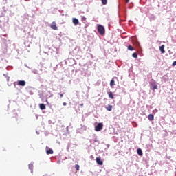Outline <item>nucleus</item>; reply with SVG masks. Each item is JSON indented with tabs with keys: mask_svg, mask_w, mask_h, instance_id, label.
Returning <instances> with one entry per match:
<instances>
[{
	"mask_svg": "<svg viewBox=\"0 0 176 176\" xmlns=\"http://www.w3.org/2000/svg\"><path fill=\"white\" fill-rule=\"evenodd\" d=\"M97 30L98 34L103 36V35H105V28L102 25L98 24L97 26Z\"/></svg>",
	"mask_w": 176,
	"mask_h": 176,
	"instance_id": "f257e3e1",
	"label": "nucleus"
},
{
	"mask_svg": "<svg viewBox=\"0 0 176 176\" xmlns=\"http://www.w3.org/2000/svg\"><path fill=\"white\" fill-rule=\"evenodd\" d=\"M65 64H67L69 67H72L76 64L75 59L70 58L65 60Z\"/></svg>",
	"mask_w": 176,
	"mask_h": 176,
	"instance_id": "f03ea898",
	"label": "nucleus"
},
{
	"mask_svg": "<svg viewBox=\"0 0 176 176\" xmlns=\"http://www.w3.org/2000/svg\"><path fill=\"white\" fill-rule=\"evenodd\" d=\"M149 85H150V89L151 90L157 89V83L155 80H152L151 81H150Z\"/></svg>",
	"mask_w": 176,
	"mask_h": 176,
	"instance_id": "7ed1b4c3",
	"label": "nucleus"
},
{
	"mask_svg": "<svg viewBox=\"0 0 176 176\" xmlns=\"http://www.w3.org/2000/svg\"><path fill=\"white\" fill-rule=\"evenodd\" d=\"M104 127V123L102 122H96V125H95V131H101Z\"/></svg>",
	"mask_w": 176,
	"mask_h": 176,
	"instance_id": "20e7f679",
	"label": "nucleus"
},
{
	"mask_svg": "<svg viewBox=\"0 0 176 176\" xmlns=\"http://www.w3.org/2000/svg\"><path fill=\"white\" fill-rule=\"evenodd\" d=\"M87 129V127L86 126V125L81 124L80 128L76 129V132L80 133L81 134V133H83V131H86Z\"/></svg>",
	"mask_w": 176,
	"mask_h": 176,
	"instance_id": "39448f33",
	"label": "nucleus"
},
{
	"mask_svg": "<svg viewBox=\"0 0 176 176\" xmlns=\"http://www.w3.org/2000/svg\"><path fill=\"white\" fill-rule=\"evenodd\" d=\"M17 85L18 86H25V85H27V82H25V80H18L17 81Z\"/></svg>",
	"mask_w": 176,
	"mask_h": 176,
	"instance_id": "423d86ee",
	"label": "nucleus"
},
{
	"mask_svg": "<svg viewBox=\"0 0 176 176\" xmlns=\"http://www.w3.org/2000/svg\"><path fill=\"white\" fill-rule=\"evenodd\" d=\"M96 163L97 164H99V166H102V164H104V162L100 157H96Z\"/></svg>",
	"mask_w": 176,
	"mask_h": 176,
	"instance_id": "0eeeda50",
	"label": "nucleus"
},
{
	"mask_svg": "<svg viewBox=\"0 0 176 176\" xmlns=\"http://www.w3.org/2000/svg\"><path fill=\"white\" fill-rule=\"evenodd\" d=\"M51 28L52 30H58V28H57V25L56 24V22L55 21H53L51 24Z\"/></svg>",
	"mask_w": 176,
	"mask_h": 176,
	"instance_id": "6e6552de",
	"label": "nucleus"
},
{
	"mask_svg": "<svg viewBox=\"0 0 176 176\" xmlns=\"http://www.w3.org/2000/svg\"><path fill=\"white\" fill-rule=\"evenodd\" d=\"M29 170H30L31 173H34V162H32L29 165Z\"/></svg>",
	"mask_w": 176,
	"mask_h": 176,
	"instance_id": "1a4fd4ad",
	"label": "nucleus"
},
{
	"mask_svg": "<svg viewBox=\"0 0 176 176\" xmlns=\"http://www.w3.org/2000/svg\"><path fill=\"white\" fill-rule=\"evenodd\" d=\"M46 153H47V155H53V149H52V148H49L48 149V147L47 146L46 147Z\"/></svg>",
	"mask_w": 176,
	"mask_h": 176,
	"instance_id": "9d476101",
	"label": "nucleus"
},
{
	"mask_svg": "<svg viewBox=\"0 0 176 176\" xmlns=\"http://www.w3.org/2000/svg\"><path fill=\"white\" fill-rule=\"evenodd\" d=\"M73 24H74V25H78V24H79V20L76 18H73Z\"/></svg>",
	"mask_w": 176,
	"mask_h": 176,
	"instance_id": "9b49d317",
	"label": "nucleus"
},
{
	"mask_svg": "<svg viewBox=\"0 0 176 176\" xmlns=\"http://www.w3.org/2000/svg\"><path fill=\"white\" fill-rule=\"evenodd\" d=\"M134 45L136 46V47H141V45H140V41H138V40H135Z\"/></svg>",
	"mask_w": 176,
	"mask_h": 176,
	"instance_id": "f8f14e48",
	"label": "nucleus"
},
{
	"mask_svg": "<svg viewBox=\"0 0 176 176\" xmlns=\"http://www.w3.org/2000/svg\"><path fill=\"white\" fill-rule=\"evenodd\" d=\"M39 108L41 109V111H43V109H46V106L45 104L41 103L39 104Z\"/></svg>",
	"mask_w": 176,
	"mask_h": 176,
	"instance_id": "ddd939ff",
	"label": "nucleus"
},
{
	"mask_svg": "<svg viewBox=\"0 0 176 176\" xmlns=\"http://www.w3.org/2000/svg\"><path fill=\"white\" fill-rule=\"evenodd\" d=\"M137 153L139 156H142L143 153H142V149L141 148H138L137 149Z\"/></svg>",
	"mask_w": 176,
	"mask_h": 176,
	"instance_id": "4468645a",
	"label": "nucleus"
},
{
	"mask_svg": "<svg viewBox=\"0 0 176 176\" xmlns=\"http://www.w3.org/2000/svg\"><path fill=\"white\" fill-rule=\"evenodd\" d=\"M155 120V116L153 114H149L148 115V120H150V122H152V120Z\"/></svg>",
	"mask_w": 176,
	"mask_h": 176,
	"instance_id": "2eb2a0df",
	"label": "nucleus"
},
{
	"mask_svg": "<svg viewBox=\"0 0 176 176\" xmlns=\"http://www.w3.org/2000/svg\"><path fill=\"white\" fill-rule=\"evenodd\" d=\"M94 142H95V145H100V140H98V139L97 138H95L94 139Z\"/></svg>",
	"mask_w": 176,
	"mask_h": 176,
	"instance_id": "dca6fc26",
	"label": "nucleus"
},
{
	"mask_svg": "<svg viewBox=\"0 0 176 176\" xmlns=\"http://www.w3.org/2000/svg\"><path fill=\"white\" fill-rule=\"evenodd\" d=\"M160 50L161 53H166V51H164V45H162L160 47Z\"/></svg>",
	"mask_w": 176,
	"mask_h": 176,
	"instance_id": "f3484780",
	"label": "nucleus"
},
{
	"mask_svg": "<svg viewBox=\"0 0 176 176\" xmlns=\"http://www.w3.org/2000/svg\"><path fill=\"white\" fill-rule=\"evenodd\" d=\"M107 111H112V105L109 104L107 107H106Z\"/></svg>",
	"mask_w": 176,
	"mask_h": 176,
	"instance_id": "a211bd4d",
	"label": "nucleus"
},
{
	"mask_svg": "<svg viewBox=\"0 0 176 176\" xmlns=\"http://www.w3.org/2000/svg\"><path fill=\"white\" fill-rule=\"evenodd\" d=\"M110 86L111 87H113L115 86V80L112 79L110 82Z\"/></svg>",
	"mask_w": 176,
	"mask_h": 176,
	"instance_id": "6ab92c4d",
	"label": "nucleus"
},
{
	"mask_svg": "<svg viewBox=\"0 0 176 176\" xmlns=\"http://www.w3.org/2000/svg\"><path fill=\"white\" fill-rule=\"evenodd\" d=\"M109 98H111V100H113L115 98L113 97V92H109Z\"/></svg>",
	"mask_w": 176,
	"mask_h": 176,
	"instance_id": "aec40b11",
	"label": "nucleus"
},
{
	"mask_svg": "<svg viewBox=\"0 0 176 176\" xmlns=\"http://www.w3.org/2000/svg\"><path fill=\"white\" fill-rule=\"evenodd\" d=\"M128 50H130L131 52H133V50H134V47L132 46L131 45H129L128 46Z\"/></svg>",
	"mask_w": 176,
	"mask_h": 176,
	"instance_id": "412c9836",
	"label": "nucleus"
},
{
	"mask_svg": "<svg viewBox=\"0 0 176 176\" xmlns=\"http://www.w3.org/2000/svg\"><path fill=\"white\" fill-rule=\"evenodd\" d=\"M132 56L133 57V58H137L138 57V54L137 52H134L132 54Z\"/></svg>",
	"mask_w": 176,
	"mask_h": 176,
	"instance_id": "4be33fe9",
	"label": "nucleus"
},
{
	"mask_svg": "<svg viewBox=\"0 0 176 176\" xmlns=\"http://www.w3.org/2000/svg\"><path fill=\"white\" fill-rule=\"evenodd\" d=\"M3 76H5V78H6L7 82H9V80H10V77H9V76H8V74H3Z\"/></svg>",
	"mask_w": 176,
	"mask_h": 176,
	"instance_id": "5701e85b",
	"label": "nucleus"
},
{
	"mask_svg": "<svg viewBox=\"0 0 176 176\" xmlns=\"http://www.w3.org/2000/svg\"><path fill=\"white\" fill-rule=\"evenodd\" d=\"M32 72L33 73V74H36V75H38V70H36V69H32Z\"/></svg>",
	"mask_w": 176,
	"mask_h": 176,
	"instance_id": "b1692460",
	"label": "nucleus"
},
{
	"mask_svg": "<svg viewBox=\"0 0 176 176\" xmlns=\"http://www.w3.org/2000/svg\"><path fill=\"white\" fill-rule=\"evenodd\" d=\"M102 5H107L108 3V0H101Z\"/></svg>",
	"mask_w": 176,
	"mask_h": 176,
	"instance_id": "393cba45",
	"label": "nucleus"
},
{
	"mask_svg": "<svg viewBox=\"0 0 176 176\" xmlns=\"http://www.w3.org/2000/svg\"><path fill=\"white\" fill-rule=\"evenodd\" d=\"M79 165H78V164H76L75 165V168H76V170H77V171H79Z\"/></svg>",
	"mask_w": 176,
	"mask_h": 176,
	"instance_id": "a878e982",
	"label": "nucleus"
},
{
	"mask_svg": "<svg viewBox=\"0 0 176 176\" xmlns=\"http://www.w3.org/2000/svg\"><path fill=\"white\" fill-rule=\"evenodd\" d=\"M150 19H151V20H155L156 19V16H155V15H151Z\"/></svg>",
	"mask_w": 176,
	"mask_h": 176,
	"instance_id": "bb28decb",
	"label": "nucleus"
},
{
	"mask_svg": "<svg viewBox=\"0 0 176 176\" xmlns=\"http://www.w3.org/2000/svg\"><path fill=\"white\" fill-rule=\"evenodd\" d=\"M48 94H49L48 96H49L50 98H51V97L53 96V94H52V92H51L50 91H48Z\"/></svg>",
	"mask_w": 176,
	"mask_h": 176,
	"instance_id": "cd10ccee",
	"label": "nucleus"
},
{
	"mask_svg": "<svg viewBox=\"0 0 176 176\" xmlns=\"http://www.w3.org/2000/svg\"><path fill=\"white\" fill-rule=\"evenodd\" d=\"M81 21H82V23H85V21H86V18L85 16H82Z\"/></svg>",
	"mask_w": 176,
	"mask_h": 176,
	"instance_id": "c85d7f7f",
	"label": "nucleus"
},
{
	"mask_svg": "<svg viewBox=\"0 0 176 176\" xmlns=\"http://www.w3.org/2000/svg\"><path fill=\"white\" fill-rule=\"evenodd\" d=\"M175 65H176V60L174 61V62L172 63V66H173V67H175Z\"/></svg>",
	"mask_w": 176,
	"mask_h": 176,
	"instance_id": "c756f323",
	"label": "nucleus"
},
{
	"mask_svg": "<svg viewBox=\"0 0 176 176\" xmlns=\"http://www.w3.org/2000/svg\"><path fill=\"white\" fill-rule=\"evenodd\" d=\"M59 96H60V98H63V97H64V94H63L61 93L59 94Z\"/></svg>",
	"mask_w": 176,
	"mask_h": 176,
	"instance_id": "7c9ffc66",
	"label": "nucleus"
},
{
	"mask_svg": "<svg viewBox=\"0 0 176 176\" xmlns=\"http://www.w3.org/2000/svg\"><path fill=\"white\" fill-rule=\"evenodd\" d=\"M24 65L26 67V68H29V69H31V68H30V67H28V65H27V64H25Z\"/></svg>",
	"mask_w": 176,
	"mask_h": 176,
	"instance_id": "2f4dec72",
	"label": "nucleus"
},
{
	"mask_svg": "<svg viewBox=\"0 0 176 176\" xmlns=\"http://www.w3.org/2000/svg\"><path fill=\"white\" fill-rule=\"evenodd\" d=\"M63 107H66L67 102H63Z\"/></svg>",
	"mask_w": 176,
	"mask_h": 176,
	"instance_id": "473e14b6",
	"label": "nucleus"
},
{
	"mask_svg": "<svg viewBox=\"0 0 176 176\" xmlns=\"http://www.w3.org/2000/svg\"><path fill=\"white\" fill-rule=\"evenodd\" d=\"M126 3H129L130 2V0H125Z\"/></svg>",
	"mask_w": 176,
	"mask_h": 176,
	"instance_id": "72a5a7b5",
	"label": "nucleus"
},
{
	"mask_svg": "<svg viewBox=\"0 0 176 176\" xmlns=\"http://www.w3.org/2000/svg\"><path fill=\"white\" fill-rule=\"evenodd\" d=\"M3 10H4V12H6V8L5 7H3Z\"/></svg>",
	"mask_w": 176,
	"mask_h": 176,
	"instance_id": "f704fd0d",
	"label": "nucleus"
},
{
	"mask_svg": "<svg viewBox=\"0 0 176 176\" xmlns=\"http://www.w3.org/2000/svg\"><path fill=\"white\" fill-rule=\"evenodd\" d=\"M89 26V25L88 24H85V28H87V27Z\"/></svg>",
	"mask_w": 176,
	"mask_h": 176,
	"instance_id": "c9c22d12",
	"label": "nucleus"
},
{
	"mask_svg": "<svg viewBox=\"0 0 176 176\" xmlns=\"http://www.w3.org/2000/svg\"><path fill=\"white\" fill-rule=\"evenodd\" d=\"M80 107L81 108H83V104H80Z\"/></svg>",
	"mask_w": 176,
	"mask_h": 176,
	"instance_id": "e433bc0d",
	"label": "nucleus"
},
{
	"mask_svg": "<svg viewBox=\"0 0 176 176\" xmlns=\"http://www.w3.org/2000/svg\"><path fill=\"white\" fill-rule=\"evenodd\" d=\"M49 124H52V120H49Z\"/></svg>",
	"mask_w": 176,
	"mask_h": 176,
	"instance_id": "4c0bfd02",
	"label": "nucleus"
},
{
	"mask_svg": "<svg viewBox=\"0 0 176 176\" xmlns=\"http://www.w3.org/2000/svg\"><path fill=\"white\" fill-rule=\"evenodd\" d=\"M47 104H49V101H47V100H45Z\"/></svg>",
	"mask_w": 176,
	"mask_h": 176,
	"instance_id": "58836bf2",
	"label": "nucleus"
},
{
	"mask_svg": "<svg viewBox=\"0 0 176 176\" xmlns=\"http://www.w3.org/2000/svg\"><path fill=\"white\" fill-rule=\"evenodd\" d=\"M107 148H109V144H107Z\"/></svg>",
	"mask_w": 176,
	"mask_h": 176,
	"instance_id": "ea45409f",
	"label": "nucleus"
},
{
	"mask_svg": "<svg viewBox=\"0 0 176 176\" xmlns=\"http://www.w3.org/2000/svg\"><path fill=\"white\" fill-rule=\"evenodd\" d=\"M14 86H16V82L14 83Z\"/></svg>",
	"mask_w": 176,
	"mask_h": 176,
	"instance_id": "a19ab883",
	"label": "nucleus"
},
{
	"mask_svg": "<svg viewBox=\"0 0 176 176\" xmlns=\"http://www.w3.org/2000/svg\"><path fill=\"white\" fill-rule=\"evenodd\" d=\"M36 134H39V133L38 131H36Z\"/></svg>",
	"mask_w": 176,
	"mask_h": 176,
	"instance_id": "79ce46f5",
	"label": "nucleus"
},
{
	"mask_svg": "<svg viewBox=\"0 0 176 176\" xmlns=\"http://www.w3.org/2000/svg\"><path fill=\"white\" fill-rule=\"evenodd\" d=\"M36 116V119H38V116Z\"/></svg>",
	"mask_w": 176,
	"mask_h": 176,
	"instance_id": "37998d69",
	"label": "nucleus"
},
{
	"mask_svg": "<svg viewBox=\"0 0 176 176\" xmlns=\"http://www.w3.org/2000/svg\"><path fill=\"white\" fill-rule=\"evenodd\" d=\"M6 69L8 70V67H6Z\"/></svg>",
	"mask_w": 176,
	"mask_h": 176,
	"instance_id": "c03bdc74",
	"label": "nucleus"
},
{
	"mask_svg": "<svg viewBox=\"0 0 176 176\" xmlns=\"http://www.w3.org/2000/svg\"><path fill=\"white\" fill-rule=\"evenodd\" d=\"M25 1H30V0H25Z\"/></svg>",
	"mask_w": 176,
	"mask_h": 176,
	"instance_id": "a18cd8bd",
	"label": "nucleus"
}]
</instances>
